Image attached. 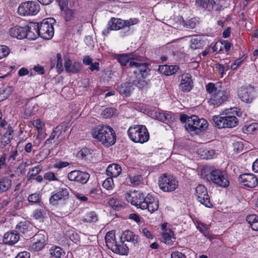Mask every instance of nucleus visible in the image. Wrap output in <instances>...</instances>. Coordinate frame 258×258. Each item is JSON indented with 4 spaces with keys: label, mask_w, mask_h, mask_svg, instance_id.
<instances>
[{
    "label": "nucleus",
    "mask_w": 258,
    "mask_h": 258,
    "mask_svg": "<svg viewBox=\"0 0 258 258\" xmlns=\"http://www.w3.org/2000/svg\"><path fill=\"white\" fill-rule=\"evenodd\" d=\"M92 136L105 147L111 146L116 142L115 133L110 126H96L92 131Z\"/></svg>",
    "instance_id": "1"
},
{
    "label": "nucleus",
    "mask_w": 258,
    "mask_h": 258,
    "mask_svg": "<svg viewBox=\"0 0 258 258\" xmlns=\"http://www.w3.org/2000/svg\"><path fill=\"white\" fill-rule=\"evenodd\" d=\"M134 201L131 202L132 205L142 210L148 209L150 213L157 211L159 208V201L155 199L151 195L148 194L145 197L143 193L135 191L134 192Z\"/></svg>",
    "instance_id": "2"
},
{
    "label": "nucleus",
    "mask_w": 258,
    "mask_h": 258,
    "mask_svg": "<svg viewBox=\"0 0 258 258\" xmlns=\"http://www.w3.org/2000/svg\"><path fill=\"white\" fill-rule=\"evenodd\" d=\"M202 175L207 181H212L219 186L226 187L229 185L227 175L221 170H212L210 171L209 173H206L205 170L202 171Z\"/></svg>",
    "instance_id": "3"
},
{
    "label": "nucleus",
    "mask_w": 258,
    "mask_h": 258,
    "mask_svg": "<svg viewBox=\"0 0 258 258\" xmlns=\"http://www.w3.org/2000/svg\"><path fill=\"white\" fill-rule=\"evenodd\" d=\"M130 139L135 143H144L149 139V134L145 126L137 125L131 126L127 131Z\"/></svg>",
    "instance_id": "4"
},
{
    "label": "nucleus",
    "mask_w": 258,
    "mask_h": 258,
    "mask_svg": "<svg viewBox=\"0 0 258 258\" xmlns=\"http://www.w3.org/2000/svg\"><path fill=\"white\" fill-rule=\"evenodd\" d=\"M229 113H225V116H223L219 115L213 116V120L215 126L219 128H232L236 126L238 124V119L234 115H230Z\"/></svg>",
    "instance_id": "5"
},
{
    "label": "nucleus",
    "mask_w": 258,
    "mask_h": 258,
    "mask_svg": "<svg viewBox=\"0 0 258 258\" xmlns=\"http://www.w3.org/2000/svg\"><path fill=\"white\" fill-rule=\"evenodd\" d=\"M208 126V122L205 119L199 118L197 115H191L188 119L185 127L189 132H194L196 133H199L201 131L205 130Z\"/></svg>",
    "instance_id": "6"
},
{
    "label": "nucleus",
    "mask_w": 258,
    "mask_h": 258,
    "mask_svg": "<svg viewBox=\"0 0 258 258\" xmlns=\"http://www.w3.org/2000/svg\"><path fill=\"white\" fill-rule=\"evenodd\" d=\"M158 184L160 189L162 191L171 192L177 188L178 182L172 175L164 173L159 178Z\"/></svg>",
    "instance_id": "7"
},
{
    "label": "nucleus",
    "mask_w": 258,
    "mask_h": 258,
    "mask_svg": "<svg viewBox=\"0 0 258 258\" xmlns=\"http://www.w3.org/2000/svg\"><path fill=\"white\" fill-rule=\"evenodd\" d=\"M39 11V4L32 1L21 4L18 9L19 14L22 16L35 15Z\"/></svg>",
    "instance_id": "8"
},
{
    "label": "nucleus",
    "mask_w": 258,
    "mask_h": 258,
    "mask_svg": "<svg viewBox=\"0 0 258 258\" xmlns=\"http://www.w3.org/2000/svg\"><path fill=\"white\" fill-rule=\"evenodd\" d=\"M51 18L43 20L39 24V36L44 39H50L54 34V29Z\"/></svg>",
    "instance_id": "9"
},
{
    "label": "nucleus",
    "mask_w": 258,
    "mask_h": 258,
    "mask_svg": "<svg viewBox=\"0 0 258 258\" xmlns=\"http://www.w3.org/2000/svg\"><path fill=\"white\" fill-rule=\"evenodd\" d=\"M229 96V91L222 89L221 87L211 94L210 102L213 105L219 106L227 101Z\"/></svg>",
    "instance_id": "10"
},
{
    "label": "nucleus",
    "mask_w": 258,
    "mask_h": 258,
    "mask_svg": "<svg viewBox=\"0 0 258 258\" xmlns=\"http://www.w3.org/2000/svg\"><path fill=\"white\" fill-rule=\"evenodd\" d=\"M238 95L242 101L250 103L255 97V89L251 85L242 86L239 89Z\"/></svg>",
    "instance_id": "11"
},
{
    "label": "nucleus",
    "mask_w": 258,
    "mask_h": 258,
    "mask_svg": "<svg viewBox=\"0 0 258 258\" xmlns=\"http://www.w3.org/2000/svg\"><path fill=\"white\" fill-rule=\"evenodd\" d=\"M196 192L197 200L199 202L208 208L212 206L207 190L204 185L202 184L198 185L196 188Z\"/></svg>",
    "instance_id": "12"
},
{
    "label": "nucleus",
    "mask_w": 258,
    "mask_h": 258,
    "mask_svg": "<svg viewBox=\"0 0 258 258\" xmlns=\"http://www.w3.org/2000/svg\"><path fill=\"white\" fill-rule=\"evenodd\" d=\"M239 182L245 187L254 188L258 184L257 178L253 174L245 173L239 176Z\"/></svg>",
    "instance_id": "13"
},
{
    "label": "nucleus",
    "mask_w": 258,
    "mask_h": 258,
    "mask_svg": "<svg viewBox=\"0 0 258 258\" xmlns=\"http://www.w3.org/2000/svg\"><path fill=\"white\" fill-rule=\"evenodd\" d=\"M130 67L136 69V70L134 71V73L137 74V76H141L143 78H146L150 72L148 64L146 62L132 61L130 62Z\"/></svg>",
    "instance_id": "14"
},
{
    "label": "nucleus",
    "mask_w": 258,
    "mask_h": 258,
    "mask_svg": "<svg viewBox=\"0 0 258 258\" xmlns=\"http://www.w3.org/2000/svg\"><path fill=\"white\" fill-rule=\"evenodd\" d=\"M69 191L67 188H61L56 193L53 194L49 199V203L53 206L58 204L59 201H65L69 198Z\"/></svg>",
    "instance_id": "15"
},
{
    "label": "nucleus",
    "mask_w": 258,
    "mask_h": 258,
    "mask_svg": "<svg viewBox=\"0 0 258 258\" xmlns=\"http://www.w3.org/2000/svg\"><path fill=\"white\" fill-rule=\"evenodd\" d=\"M181 80L179 88L184 92H189L193 87L191 76L188 73H184L180 76Z\"/></svg>",
    "instance_id": "16"
},
{
    "label": "nucleus",
    "mask_w": 258,
    "mask_h": 258,
    "mask_svg": "<svg viewBox=\"0 0 258 258\" xmlns=\"http://www.w3.org/2000/svg\"><path fill=\"white\" fill-rule=\"evenodd\" d=\"M25 29H26L27 31H25L27 33V38L29 39L34 40L38 38L40 35L39 32V24L36 22H30L26 27Z\"/></svg>",
    "instance_id": "17"
},
{
    "label": "nucleus",
    "mask_w": 258,
    "mask_h": 258,
    "mask_svg": "<svg viewBox=\"0 0 258 258\" xmlns=\"http://www.w3.org/2000/svg\"><path fill=\"white\" fill-rule=\"evenodd\" d=\"M44 233L43 231H39L34 236V239L36 240V241L31 245V250L38 251L43 248L46 241Z\"/></svg>",
    "instance_id": "18"
},
{
    "label": "nucleus",
    "mask_w": 258,
    "mask_h": 258,
    "mask_svg": "<svg viewBox=\"0 0 258 258\" xmlns=\"http://www.w3.org/2000/svg\"><path fill=\"white\" fill-rule=\"evenodd\" d=\"M64 60V67L67 73L76 74L79 72L81 70L82 66L81 62L75 61L73 63L69 58H66Z\"/></svg>",
    "instance_id": "19"
},
{
    "label": "nucleus",
    "mask_w": 258,
    "mask_h": 258,
    "mask_svg": "<svg viewBox=\"0 0 258 258\" xmlns=\"http://www.w3.org/2000/svg\"><path fill=\"white\" fill-rule=\"evenodd\" d=\"M20 239L19 233L15 231H11L6 233L3 237V241L5 244L14 245Z\"/></svg>",
    "instance_id": "20"
},
{
    "label": "nucleus",
    "mask_w": 258,
    "mask_h": 258,
    "mask_svg": "<svg viewBox=\"0 0 258 258\" xmlns=\"http://www.w3.org/2000/svg\"><path fill=\"white\" fill-rule=\"evenodd\" d=\"M215 5L214 0H196V6L201 10L211 12Z\"/></svg>",
    "instance_id": "21"
},
{
    "label": "nucleus",
    "mask_w": 258,
    "mask_h": 258,
    "mask_svg": "<svg viewBox=\"0 0 258 258\" xmlns=\"http://www.w3.org/2000/svg\"><path fill=\"white\" fill-rule=\"evenodd\" d=\"M27 31L25 27L15 26L11 28L10 30V34L13 37L17 38L18 39H22L27 36Z\"/></svg>",
    "instance_id": "22"
},
{
    "label": "nucleus",
    "mask_w": 258,
    "mask_h": 258,
    "mask_svg": "<svg viewBox=\"0 0 258 258\" xmlns=\"http://www.w3.org/2000/svg\"><path fill=\"white\" fill-rule=\"evenodd\" d=\"M161 241L168 245H172L175 240L173 231L170 229H165L161 234Z\"/></svg>",
    "instance_id": "23"
},
{
    "label": "nucleus",
    "mask_w": 258,
    "mask_h": 258,
    "mask_svg": "<svg viewBox=\"0 0 258 258\" xmlns=\"http://www.w3.org/2000/svg\"><path fill=\"white\" fill-rule=\"evenodd\" d=\"M179 69L177 66L161 65L159 66L158 71L165 76L174 74Z\"/></svg>",
    "instance_id": "24"
},
{
    "label": "nucleus",
    "mask_w": 258,
    "mask_h": 258,
    "mask_svg": "<svg viewBox=\"0 0 258 258\" xmlns=\"http://www.w3.org/2000/svg\"><path fill=\"white\" fill-rule=\"evenodd\" d=\"M124 239V241H127L132 242L134 245L138 243V236L134 233L133 232L130 230H125L122 233L121 239Z\"/></svg>",
    "instance_id": "25"
},
{
    "label": "nucleus",
    "mask_w": 258,
    "mask_h": 258,
    "mask_svg": "<svg viewBox=\"0 0 258 258\" xmlns=\"http://www.w3.org/2000/svg\"><path fill=\"white\" fill-rule=\"evenodd\" d=\"M121 172V167L117 164L109 165L106 169L107 174L112 177H116L120 174Z\"/></svg>",
    "instance_id": "26"
},
{
    "label": "nucleus",
    "mask_w": 258,
    "mask_h": 258,
    "mask_svg": "<svg viewBox=\"0 0 258 258\" xmlns=\"http://www.w3.org/2000/svg\"><path fill=\"white\" fill-rule=\"evenodd\" d=\"M155 116L158 120L167 123L173 121L174 120L172 114L167 112H156L155 113Z\"/></svg>",
    "instance_id": "27"
},
{
    "label": "nucleus",
    "mask_w": 258,
    "mask_h": 258,
    "mask_svg": "<svg viewBox=\"0 0 258 258\" xmlns=\"http://www.w3.org/2000/svg\"><path fill=\"white\" fill-rule=\"evenodd\" d=\"M118 19L112 18L108 22L107 28L104 29L102 34L104 36H107L111 30H117V22Z\"/></svg>",
    "instance_id": "28"
},
{
    "label": "nucleus",
    "mask_w": 258,
    "mask_h": 258,
    "mask_svg": "<svg viewBox=\"0 0 258 258\" xmlns=\"http://www.w3.org/2000/svg\"><path fill=\"white\" fill-rule=\"evenodd\" d=\"M13 132L14 131L12 128L11 127H9L6 133L1 138V142L4 147L9 144L11 142V140L13 139L12 134Z\"/></svg>",
    "instance_id": "29"
},
{
    "label": "nucleus",
    "mask_w": 258,
    "mask_h": 258,
    "mask_svg": "<svg viewBox=\"0 0 258 258\" xmlns=\"http://www.w3.org/2000/svg\"><path fill=\"white\" fill-rule=\"evenodd\" d=\"M138 20L137 19H130L128 20H123L120 19H118L117 22V30L122 29L124 27H129L130 26L136 24L138 23Z\"/></svg>",
    "instance_id": "30"
},
{
    "label": "nucleus",
    "mask_w": 258,
    "mask_h": 258,
    "mask_svg": "<svg viewBox=\"0 0 258 258\" xmlns=\"http://www.w3.org/2000/svg\"><path fill=\"white\" fill-rule=\"evenodd\" d=\"M246 221L254 231H258V216L256 215H250L246 217Z\"/></svg>",
    "instance_id": "31"
},
{
    "label": "nucleus",
    "mask_w": 258,
    "mask_h": 258,
    "mask_svg": "<svg viewBox=\"0 0 258 258\" xmlns=\"http://www.w3.org/2000/svg\"><path fill=\"white\" fill-rule=\"evenodd\" d=\"M30 226V224L28 222H20L16 226V230L15 231H16L17 233H22L24 234L29 231Z\"/></svg>",
    "instance_id": "32"
},
{
    "label": "nucleus",
    "mask_w": 258,
    "mask_h": 258,
    "mask_svg": "<svg viewBox=\"0 0 258 258\" xmlns=\"http://www.w3.org/2000/svg\"><path fill=\"white\" fill-rule=\"evenodd\" d=\"M11 186V180L7 177L0 179V194L8 190Z\"/></svg>",
    "instance_id": "33"
},
{
    "label": "nucleus",
    "mask_w": 258,
    "mask_h": 258,
    "mask_svg": "<svg viewBox=\"0 0 258 258\" xmlns=\"http://www.w3.org/2000/svg\"><path fill=\"white\" fill-rule=\"evenodd\" d=\"M132 89V86L128 82H125L122 84L119 88L120 94L128 96L131 94Z\"/></svg>",
    "instance_id": "34"
},
{
    "label": "nucleus",
    "mask_w": 258,
    "mask_h": 258,
    "mask_svg": "<svg viewBox=\"0 0 258 258\" xmlns=\"http://www.w3.org/2000/svg\"><path fill=\"white\" fill-rule=\"evenodd\" d=\"M145 79L141 76H137L136 79L132 81V84L139 88H143L146 87L148 84V82L145 80Z\"/></svg>",
    "instance_id": "35"
},
{
    "label": "nucleus",
    "mask_w": 258,
    "mask_h": 258,
    "mask_svg": "<svg viewBox=\"0 0 258 258\" xmlns=\"http://www.w3.org/2000/svg\"><path fill=\"white\" fill-rule=\"evenodd\" d=\"M89 177L90 175L88 173L79 170L78 176H77L76 180L75 181L85 184L88 181Z\"/></svg>",
    "instance_id": "36"
},
{
    "label": "nucleus",
    "mask_w": 258,
    "mask_h": 258,
    "mask_svg": "<svg viewBox=\"0 0 258 258\" xmlns=\"http://www.w3.org/2000/svg\"><path fill=\"white\" fill-rule=\"evenodd\" d=\"M115 237V232L113 231H109L106 233L105 239L106 245L108 247L111 246V243H114V244L117 243Z\"/></svg>",
    "instance_id": "37"
},
{
    "label": "nucleus",
    "mask_w": 258,
    "mask_h": 258,
    "mask_svg": "<svg viewBox=\"0 0 258 258\" xmlns=\"http://www.w3.org/2000/svg\"><path fill=\"white\" fill-rule=\"evenodd\" d=\"M50 254L52 257L60 258L61 255H64V252L59 247H51L50 250Z\"/></svg>",
    "instance_id": "38"
},
{
    "label": "nucleus",
    "mask_w": 258,
    "mask_h": 258,
    "mask_svg": "<svg viewBox=\"0 0 258 258\" xmlns=\"http://www.w3.org/2000/svg\"><path fill=\"white\" fill-rule=\"evenodd\" d=\"M97 220V215L94 211H91L87 213L83 220L84 222L88 223L95 222Z\"/></svg>",
    "instance_id": "39"
},
{
    "label": "nucleus",
    "mask_w": 258,
    "mask_h": 258,
    "mask_svg": "<svg viewBox=\"0 0 258 258\" xmlns=\"http://www.w3.org/2000/svg\"><path fill=\"white\" fill-rule=\"evenodd\" d=\"M117 59L122 66H126L127 64L130 66V57L128 54H122L117 56Z\"/></svg>",
    "instance_id": "40"
},
{
    "label": "nucleus",
    "mask_w": 258,
    "mask_h": 258,
    "mask_svg": "<svg viewBox=\"0 0 258 258\" xmlns=\"http://www.w3.org/2000/svg\"><path fill=\"white\" fill-rule=\"evenodd\" d=\"M90 149L87 148H83L77 154V157L81 159L86 160L91 156Z\"/></svg>",
    "instance_id": "41"
},
{
    "label": "nucleus",
    "mask_w": 258,
    "mask_h": 258,
    "mask_svg": "<svg viewBox=\"0 0 258 258\" xmlns=\"http://www.w3.org/2000/svg\"><path fill=\"white\" fill-rule=\"evenodd\" d=\"M108 204L115 210H119L122 208L120 201L116 198H110L108 201Z\"/></svg>",
    "instance_id": "42"
},
{
    "label": "nucleus",
    "mask_w": 258,
    "mask_h": 258,
    "mask_svg": "<svg viewBox=\"0 0 258 258\" xmlns=\"http://www.w3.org/2000/svg\"><path fill=\"white\" fill-rule=\"evenodd\" d=\"M42 167L40 165L35 166L30 170V171L27 174V180L30 181L33 179L34 177L38 174L41 170Z\"/></svg>",
    "instance_id": "43"
},
{
    "label": "nucleus",
    "mask_w": 258,
    "mask_h": 258,
    "mask_svg": "<svg viewBox=\"0 0 258 258\" xmlns=\"http://www.w3.org/2000/svg\"><path fill=\"white\" fill-rule=\"evenodd\" d=\"M114 250L116 253H119L122 255H126L128 251V248L127 246L123 244H117V243L114 245Z\"/></svg>",
    "instance_id": "44"
},
{
    "label": "nucleus",
    "mask_w": 258,
    "mask_h": 258,
    "mask_svg": "<svg viewBox=\"0 0 258 258\" xmlns=\"http://www.w3.org/2000/svg\"><path fill=\"white\" fill-rule=\"evenodd\" d=\"M221 85L222 83L219 82L216 84V86H215L214 83H209L206 86V90L208 92L212 94L215 93L217 90L221 88Z\"/></svg>",
    "instance_id": "45"
},
{
    "label": "nucleus",
    "mask_w": 258,
    "mask_h": 258,
    "mask_svg": "<svg viewBox=\"0 0 258 258\" xmlns=\"http://www.w3.org/2000/svg\"><path fill=\"white\" fill-rule=\"evenodd\" d=\"M69 129V123H62L57 126L54 130V131L59 136L62 132L65 133L68 131Z\"/></svg>",
    "instance_id": "46"
},
{
    "label": "nucleus",
    "mask_w": 258,
    "mask_h": 258,
    "mask_svg": "<svg viewBox=\"0 0 258 258\" xmlns=\"http://www.w3.org/2000/svg\"><path fill=\"white\" fill-rule=\"evenodd\" d=\"M129 179L130 182L135 185H139L142 180V177L141 174L130 175Z\"/></svg>",
    "instance_id": "47"
},
{
    "label": "nucleus",
    "mask_w": 258,
    "mask_h": 258,
    "mask_svg": "<svg viewBox=\"0 0 258 258\" xmlns=\"http://www.w3.org/2000/svg\"><path fill=\"white\" fill-rule=\"evenodd\" d=\"M215 68L220 74L221 78H223L225 71H227L229 69L228 65L224 66L220 63L215 64Z\"/></svg>",
    "instance_id": "48"
},
{
    "label": "nucleus",
    "mask_w": 258,
    "mask_h": 258,
    "mask_svg": "<svg viewBox=\"0 0 258 258\" xmlns=\"http://www.w3.org/2000/svg\"><path fill=\"white\" fill-rule=\"evenodd\" d=\"M102 186L107 190L112 189L114 186L113 181L112 177L106 178L103 182Z\"/></svg>",
    "instance_id": "49"
},
{
    "label": "nucleus",
    "mask_w": 258,
    "mask_h": 258,
    "mask_svg": "<svg viewBox=\"0 0 258 258\" xmlns=\"http://www.w3.org/2000/svg\"><path fill=\"white\" fill-rule=\"evenodd\" d=\"M115 113V110L112 108H107L104 109L101 115L104 118H108L112 117Z\"/></svg>",
    "instance_id": "50"
},
{
    "label": "nucleus",
    "mask_w": 258,
    "mask_h": 258,
    "mask_svg": "<svg viewBox=\"0 0 258 258\" xmlns=\"http://www.w3.org/2000/svg\"><path fill=\"white\" fill-rule=\"evenodd\" d=\"M183 25L187 29H194L196 26V20L191 19L186 21H183Z\"/></svg>",
    "instance_id": "51"
},
{
    "label": "nucleus",
    "mask_w": 258,
    "mask_h": 258,
    "mask_svg": "<svg viewBox=\"0 0 258 258\" xmlns=\"http://www.w3.org/2000/svg\"><path fill=\"white\" fill-rule=\"evenodd\" d=\"M190 47L194 49H198L202 47V41L198 38L192 39L190 41Z\"/></svg>",
    "instance_id": "52"
},
{
    "label": "nucleus",
    "mask_w": 258,
    "mask_h": 258,
    "mask_svg": "<svg viewBox=\"0 0 258 258\" xmlns=\"http://www.w3.org/2000/svg\"><path fill=\"white\" fill-rule=\"evenodd\" d=\"M57 58V63L56 65V68L59 74L61 73L63 71L62 66V60L61 58V55L60 53H57L56 55Z\"/></svg>",
    "instance_id": "53"
},
{
    "label": "nucleus",
    "mask_w": 258,
    "mask_h": 258,
    "mask_svg": "<svg viewBox=\"0 0 258 258\" xmlns=\"http://www.w3.org/2000/svg\"><path fill=\"white\" fill-rule=\"evenodd\" d=\"M40 195L38 193H34L30 195L28 200L29 202L34 203H38L40 202Z\"/></svg>",
    "instance_id": "54"
},
{
    "label": "nucleus",
    "mask_w": 258,
    "mask_h": 258,
    "mask_svg": "<svg viewBox=\"0 0 258 258\" xmlns=\"http://www.w3.org/2000/svg\"><path fill=\"white\" fill-rule=\"evenodd\" d=\"M203 154L202 156H204L203 158L209 159L213 158L215 154V151L214 150L205 149L203 151Z\"/></svg>",
    "instance_id": "55"
},
{
    "label": "nucleus",
    "mask_w": 258,
    "mask_h": 258,
    "mask_svg": "<svg viewBox=\"0 0 258 258\" xmlns=\"http://www.w3.org/2000/svg\"><path fill=\"white\" fill-rule=\"evenodd\" d=\"M197 228L204 234L205 236L208 238L210 237V234L207 230V227L205 225L202 223H198Z\"/></svg>",
    "instance_id": "56"
},
{
    "label": "nucleus",
    "mask_w": 258,
    "mask_h": 258,
    "mask_svg": "<svg viewBox=\"0 0 258 258\" xmlns=\"http://www.w3.org/2000/svg\"><path fill=\"white\" fill-rule=\"evenodd\" d=\"M9 48L4 45H0V59L7 56L9 53Z\"/></svg>",
    "instance_id": "57"
},
{
    "label": "nucleus",
    "mask_w": 258,
    "mask_h": 258,
    "mask_svg": "<svg viewBox=\"0 0 258 258\" xmlns=\"http://www.w3.org/2000/svg\"><path fill=\"white\" fill-rule=\"evenodd\" d=\"M45 212L43 209H37L33 213V216L36 219H40L44 217Z\"/></svg>",
    "instance_id": "58"
},
{
    "label": "nucleus",
    "mask_w": 258,
    "mask_h": 258,
    "mask_svg": "<svg viewBox=\"0 0 258 258\" xmlns=\"http://www.w3.org/2000/svg\"><path fill=\"white\" fill-rule=\"evenodd\" d=\"M243 144L242 142L238 141L233 144L234 150L237 153L243 150Z\"/></svg>",
    "instance_id": "59"
},
{
    "label": "nucleus",
    "mask_w": 258,
    "mask_h": 258,
    "mask_svg": "<svg viewBox=\"0 0 258 258\" xmlns=\"http://www.w3.org/2000/svg\"><path fill=\"white\" fill-rule=\"evenodd\" d=\"M44 179L49 181L58 180V178L55 177L54 173L52 172H48L46 173L44 175Z\"/></svg>",
    "instance_id": "60"
},
{
    "label": "nucleus",
    "mask_w": 258,
    "mask_h": 258,
    "mask_svg": "<svg viewBox=\"0 0 258 258\" xmlns=\"http://www.w3.org/2000/svg\"><path fill=\"white\" fill-rule=\"evenodd\" d=\"M33 124L37 128L39 132L42 131V126L44 125V122L40 119H37L34 120L33 122Z\"/></svg>",
    "instance_id": "61"
},
{
    "label": "nucleus",
    "mask_w": 258,
    "mask_h": 258,
    "mask_svg": "<svg viewBox=\"0 0 258 258\" xmlns=\"http://www.w3.org/2000/svg\"><path fill=\"white\" fill-rule=\"evenodd\" d=\"M79 170H74L69 172L68 174V177L70 180L74 181L76 180Z\"/></svg>",
    "instance_id": "62"
},
{
    "label": "nucleus",
    "mask_w": 258,
    "mask_h": 258,
    "mask_svg": "<svg viewBox=\"0 0 258 258\" xmlns=\"http://www.w3.org/2000/svg\"><path fill=\"white\" fill-rule=\"evenodd\" d=\"M65 19L67 21H69L72 19L73 17V12L72 10L66 9L64 10Z\"/></svg>",
    "instance_id": "63"
},
{
    "label": "nucleus",
    "mask_w": 258,
    "mask_h": 258,
    "mask_svg": "<svg viewBox=\"0 0 258 258\" xmlns=\"http://www.w3.org/2000/svg\"><path fill=\"white\" fill-rule=\"evenodd\" d=\"M171 258H186L185 255L178 251L173 252L171 254Z\"/></svg>",
    "instance_id": "64"
}]
</instances>
